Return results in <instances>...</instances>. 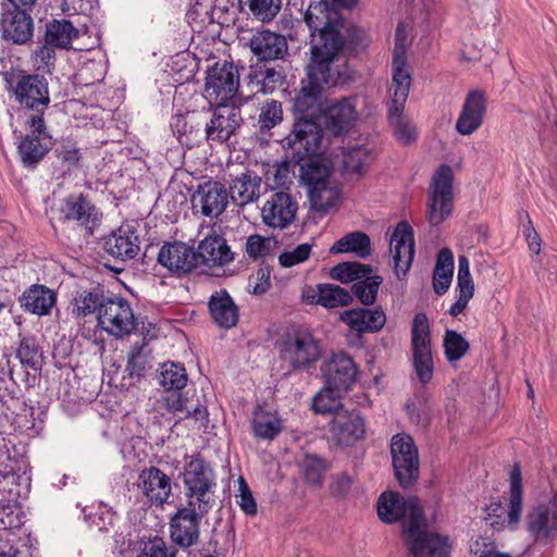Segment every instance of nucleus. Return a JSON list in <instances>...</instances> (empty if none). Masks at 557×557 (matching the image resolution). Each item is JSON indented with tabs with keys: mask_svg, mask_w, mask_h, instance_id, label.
<instances>
[{
	"mask_svg": "<svg viewBox=\"0 0 557 557\" xmlns=\"http://www.w3.org/2000/svg\"><path fill=\"white\" fill-rule=\"evenodd\" d=\"M249 84L257 88L256 92L263 95L273 92L284 82V75L274 67L258 63L250 67Z\"/></svg>",
	"mask_w": 557,
	"mask_h": 557,
	"instance_id": "obj_39",
	"label": "nucleus"
},
{
	"mask_svg": "<svg viewBox=\"0 0 557 557\" xmlns=\"http://www.w3.org/2000/svg\"><path fill=\"white\" fill-rule=\"evenodd\" d=\"M143 344H134L128 354L126 372L129 376H143L147 367L146 357L143 355Z\"/></svg>",
	"mask_w": 557,
	"mask_h": 557,
	"instance_id": "obj_59",
	"label": "nucleus"
},
{
	"mask_svg": "<svg viewBox=\"0 0 557 557\" xmlns=\"http://www.w3.org/2000/svg\"><path fill=\"white\" fill-rule=\"evenodd\" d=\"M30 134H27L17 146L21 161L25 168H35L47 154L51 137L47 132L42 113L32 114L27 121Z\"/></svg>",
	"mask_w": 557,
	"mask_h": 557,
	"instance_id": "obj_14",
	"label": "nucleus"
},
{
	"mask_svg": "<svg viewBox=\"0 0 557 557\" xmlns=\"http://www.w3.org/2000/svg\"><path fill=\"white\" fill-rule=\"evenodd\" d=\"M297 211L298 203L289 193L273 190L261 208V219L267 226L283 230L295 221Z\"/></svg>",
	"mask_w": 557,
	"mask_h": 557,
	"instance_id": "obj_16",
	"label": "nucleus"
},
{
	"mask_svg": "<svg viewBox=\"0 0 557 557\" xmlns=\"http://www.w3.org/2000/svg\"><path fill=\"white\" fill-rule=\"evenodd\" d=\"M97 320L103 331L115 337L129 335L136 329L129 301L110 293L99 311V315H97Z\"/></svg>",
	"mask_w": 557,
	"mask_h": 557,
	"instance_id": "obj_12",
	"label": "nucleus"
},
{
	"mask_svg": "<svg viewBox=\"0 0 557 557\" xmlns=\"http://www.w3.org/2000/svg\"><path fill=\"white\" fill-rule=\"evenodd\" d=\"M208 308L212 320L220 327L228 330L237 324L238 307L225 289L211 295Z\"/></svg>",
	"mask_w": 557,
	"mask_h": 557,
	"instance_id": "obj_34",
	"label": "nucleus"
},
{
	"mask_svg": "<svg viewBox=\"0 0 557 557\" xmlns=\"http://www.w3.org/2000/svg\"><path fill=\"white\" fill-rule=\"evenodd\" d=\"M239 87V73L232 62L218 61L207 71L206 92L216 103L232 99Z\"/></svg>",
	"mask_w": 557,
	"mask_h": 557,
	"instance_id": "obj_13",
	"label": "nucleus"
},
{
	"mask_svg": "<svg viewBox=\"0 0 557 557\" xmlns=\"http://www.w3.org/2000/svg\"><path fill=\"white\" fill-rule=\"evenodd\" d=\"M261 177L251 171L235 176L228 186V197L238 206L244 207L260 196Z\"/></svg>",
	"mask_w": 557,
	"mask_h": 557,
	"instance_id": "obj_35",
	"label": "nucleus"
},
{
	"mask_svg": "<svg viewBox=\"0 0 557 557\" xmlns=\"http://www.w3.org/2000/svg\"><path fill=\"white\" fill-rule=\"evenodd\" d=\"M54 154L69 170L77 168L82 160L81 149L72 138L61 139L54 149Z\"/></svg>",
	"mask_w": 557,
	"mask_h": 557,
	"instance_id": "obj_53",
	"label": "nucleus"
},
{
	"mask_svg": "<svg viewBox=\"0 0 557 557\" xmlns=\"http://www.w3.org/2000/svg\"><path fill=\"white\" fill-rule=\"evenodd\" d=\"M172 127L178 134L180 141L190 148L198 146L202 140H207L205 116L202 114L191 112L177 116Z\"/></svg>",
	"mask_w": 557,
	"mask_h": 557,
	"instance_id": "obj_36",
	"label": "nucleus"
},
{
	"mask_svg": "<svg viewBox=\"0 0 557 557\" xmlns=\"http://www.w3.org/2000/svg\"><path fill=\"white\" fill-rule=\"evenodd\" d=\"M16 357L25 367L36 370L40 366L41 352L35 337L25 336L21 339Z\"/></svg>",
	"mask_w": 557,
	"mask_h": 557,
	"instance_id": "obj_54",
	"label": "nucleus"
},
{
	"mask_svg": "<svg viewBox=\"0 0 557 557\" xmlns=\"http://www.w3.org/2000/svg\"><path fill=\"white\" fill-rule=\"evenodd\" d=\"M454 256L449 248H443L438 251L435 268L433 271V289L435 294L444 295L453 280Z\"/></svg>",
	"mask_w": 557,
	"mask_h": 557,
	"instance_id": "obj_42",
	"label": "nucleus"
},
{
	"mask_svg": "<svg viewBox=\"0 0 557 557\" xmlns=\"http://www.w3.org/2000/svg\"><path fill=\"white\" fill-rule=\"evenodd\" d=\"M0 32L3 40L25 45L33 39L34 20L25 10L13 9L2 3Z\"/></svg>",
	"mask_w": 557,
	"mask_h": 557,
	"instance_id": "obj_18",
	"label": "nucleus"
},
{
	"mask_svg": "<svg viewBox=\"0 0 557 557\" xmlns=\"http://www.w3.org/2000/svg\"><path fill=\"white\" fill-rule=\"evenodd\" d=\"M522 512V475L520 466L516 463L510 471V490L508 505V523L516 525Z\"/></svg>",
	"mask_w": 557,
	"mask_h": 557,
	"instance_id": "obj_44",
	"label": "nucleus"
},
{
	"mask_svg": "<svg viewBox=\"0 0 557 557\" xmlns=\"http://www.w3.org/2000/svg\"><path fill=\"white\" fill-rule=\"evenodd\" d=\"M332 431L339 443L349 445L364 437L366 422L358 411L337 412L332 421Z\"/></svg>",
	"mask_w": 557,
	"mask_h": 557,
	"instance_id": "obj_33",
	"label": "nucleus"
},
{
	"mask_svg": "<svg viewBox=\"0 0 557 557\" xmlns=\"http://www.w3.org/2000/svg\"><path fill=\"white\" fill-rule=\"evenodd\" d=\"M309 199L315 211L327 212L334 207L337 195L327 185L315 187L309 190Z\"/></svg>",
	"mask_w": 557,
	"mask_h": 557,
	"instance_id": "obj_57",
	"label": "nucleus"
},
{
	"mask_svg": "<svg viewBox=\"0 0 557 557\" xmlns=\"http://www.w3.org/2000/svg\"><path fill=\"white\" fill-rule=\"evenodd\" d=\"M278 351L280 358L293 370H308L321 357L318 339L310 332L300 330L284 337Z\"/></svg>",
	"mask_w": 557,
	"mask_h": 557,
	"instance_id": "obj_7",
	"label": "nucleus"
},
{
	"mask_svg": "<svg viewBox=\"0 0 557 557\" xmlns=\"http://www.w3.org/2000/svg\"><path fill=\"white\" fill-rule=\"evenodd\" d=\"M109 292L101 285L79 286L72 294L70 302L71 314L76 320L88 315H99Z\"/></svg>",
	"mask_w": 557,
	"mask_h": 557,
	"instance_id": "obj_24",
	"label": "nucleus"
},
{
	"mask_svg": "<svg viewBox=\"0 0 557 557\" xmlns=\"http://www.w3.org/2000/svg\"><path fill=\"white\" fill-rule=\"evenodd\" d=\"M383 280L379 275H367L351 286V294L364 306H371L375 302L377 290Z\"/></svg>",
	"mask_w": 557,
	"mask_h": 557,
	"instance_id": "obj_49",
	"label": "nucleus"
},
{
	"mask_svg": "<svg viewBox=\"0 0 557 557\" xmlns=\"http://www.w3.org/2000/svg\"><path fill=\"white\" fill-rule=\"evenodd\" d=\"M139 237L136 230L126 224L121 225L104 240V250L122 261L134 259L139 252Z\"/></svg>",
	"mask_w": 557,
	"mask_h": 557,
	"instance_id": "obj_28",
	"label": "nucleus"
},
{
	"mask_svg": "<svg viewBox=\"0 0 557 557\" xmlns=\"http://www.w3.org/2000/svg\"><path fill=\"white\" fill-rule=\"evenodd\" d=\"M249 46L260 61L282 59L288 50L285 37L270 30H260L253 34Z\"/></svg>",
	"mask_w": 557,
	"mask_h": 557,
	"instance_id": "obj_30",
	"label": "nucleus"
},
{
	"mask_svg": "<svg viewBox=\"0 0 557 557\" xmlns=\"http://www.w3.org/2000/svg\"><path fill=\"white\" fill-rule=\"evenodd\" d=\"M78 29L66 20H53L46 24L45 42L60 49H69L78 37Z\"/></svg>",
	"mask_w": 557,
	"mask_h": 557,
	"instance_id": "obj_41",
	"label": "nucleus"
},
{
	"mask_svg": "<svg viewBox=\"0 0 557 557\" xmlns=\"http://www.w3.org/2000/svg\"><path fill=\"white\" fill-rule=\"evenodd\" d=\"M252 433L260 440H274L283 430L281 418L276 412L258 407L251 421Z\"/></svg>",
	"mask_w": 557,
	"mask_h": 557,
	"instance_id": "obj_40",
	"label": "nucleus"
},
{
	"mask_svg": "<svg viewBox=\"0 0 557 557\" xmlns=\"http://www.w3.org/2000/svg\"><path fill=\"white\" fill-rule=\"evenodd\" d=\"M184 485L186 503L197 505L201 511H210L215 504L216 475L214 469L200 454L185 461L180 473Z\"/></svg>",
	"mask_w": 557,
	"mask_h": 557,
	"instance_id": "obj_5",
	"label": "nucleus"
},
{
	"mask_svg": "<svg viewBox=\"0 0 557 557\" xmlns=\"http://www.w3.org/2000/svg\"><path fill=\"white\" fill-rule=\"evenodd\" d=\"M281 0H248L251 14L261 22L272 21L281 10Z\"/></svg>",
	"mask_w": 557,
	"mask_h": 557,
	"instance_id": "obj_55",
	"label": "nucleus"
},
{
	"mask_svg": "<svg viewBox=\"0 0 557 557\" xmlns=\"http://www.w3.org/2000/svg\"><path fill=\"white\" fill-rule=\"evenodd\" d=\"M242 124L243 117L238 108L219 103L212 110L211 117H205L207 141L225 143L236 134Z\"/></svg>",
	"mask_w": 557,
	"mask_h": 557,
	"instance_id": "obj_17",
	"label": "nucleus"
},
{
	"mask_svg": "<svg viewBox=\"0 0 557 557\" xmlns=\"http://www.w3.org/2000/svg\"><path fill=\"white\" fill-rule=\"evenodd\" d=\"M193 202L195 207H200L202 215L216 219L227 207V189L220 182L208 181L198 186V189L193 195Z\"/></svg>",
	"mask_w": 557,
	"mask_h": 557,
	"instance_id": "obj_23",
	"label": "nucleus"
},
{
	"mask_svg": "<svg viewBox=\"0 0 557 557\" xmlns=\"http://www.w3.org/2000/svg\"><path fill=\"white\" fill-rule=\"evenodd\" d=\"M391 455L395 478L403 488L413 486L420 476V460L413 438L397 433L391 440Z\"/></svg>",
	"mask_w": 557,
	"mask_h": 557,
	"instance_id": "obj_6",
	"label": "nucleus"
},
{
	"mask_svg": "<svg viewBox=\"0 0 557 557\" xmlns=\"http://www.w3.org/2000/svg\"><path fill=\"white\" fill-rule=\"evenodd\" d=\"M412 366L420 383L428 384L433 377L434 361L431 349L429 319L425 313L414 315L411 327Z\"/></svg>",
	"mask_w": 557,
	"mask_h": 557,
	"instance_id": "obj_11",
	"label": "nucleus"
},
{
	"mask_svg": "<svg viewBox=\"0 0 557 557\" xmlns=\"http://www.w3.org/2000/svg\"><path fill=\"white\" fill-rule=\"evenodd\" d=\"M270 238H265L259 234L250 235L247 238L245 250L246 253L252 259L267 256L270 252Z\"/></svg>",
	"mask_w": 557,
	"mask_h": 557,
	"instance_id": "obj_63",
	"label": "nucleus"
},
{
	"mask_svg": "<svg viewBox=\"0 0 557 557\" xmlns=\"http://www.w3.org/2000/svg\"><path fill=\"white\" fill-rule=\"evenodd\" d=\"M201 510L189 503L177 509L170 521V535L175 544L186 548L198 541L200 521L209 512Z\"/></svg>",
	"mask_w": 557,
	"mask_h": 557,
	"instance_id": "obj_15",
	"label": "nucleus"
},
{
	"mask_svg": "<svg viewBox=\"0 0 557 557\" xmlns=\"http://www.w3.org/2000/svg\"><path fill=\"white\" fill-rule=\"evenodd\" d=\"M343 389H337L335 387L325 384V387L321 389L313 398L312 409L314 412L320 414H327L333 412H338L342 408L341 395L339 392Z\"/></svg>",
	"mask_w": 557,
	"mask_h": 557,
	"instance_id": "obj_46",
	"label": "nucleus"
},
{
	"mask_svg": "<svg viewBox=\"0 0 557 557\" xmlns=\"http://www.w3.org/2000/svg\"><path fill=\"white\" fill-rule=\"evenodd\" d=\"M327 469L326 461L317 456L307 454L301 461V470L307 483L321 485L324 472Z\"/></svg>",
	"mask_w": 557,
	"mask_h": 557,
	"instance_id": "obj_52",
	"label": "nucleus"
},
{
	"mask_svg": "<svg viewBox=\"0 0 557 557\" xmlns=\"http://www.w3.org/2000/svg\"><path fill=\"white\" fill-rule=\"evenodd\" d=\"M444 352L449 362L460 360L469 350V343L456 331L447 330L443 339Z\"/></svg>",
	"mask_w": 557,
	"mask_h": 557,
	"instance_id": "obj_51",
	"label": "nucleus"
},
{
	"mask_svg": "<svg viewBox=\"0 0 557 557\" xmlns=\"http://www.w3.org/2000/svg\"><path fill=\"white\" fill-rule=\"evenodd\" d=\"M177 548L154 536L144 543L139 557H177Z\"/></svg>",
	"mask_w": 557,
	"mask_h": 557,
	"instance_id": "obj_56",
	"label": "nucleus"
},
{
	"mask_svg": "<svg viewBox=\"0 0 557 557\" xmlns=\"http://www.w3.org/2000/svg\"><path fill=\"white\" fill-rule=\"evenodd\" d=\"M290 172V161L284 160L275 163L272 170L268 171L267 180H272L276 188H286L288 184H292Z\"/></svg>",
	"mask_w": 557,
	"mask_h": 557,
	"instance_id": "obj_61",
	"label": "nucleus"
},
{
	"mask_svg": "<svg viewBox=\"0 0 557 557\" xmlns=\"http://www.w3.org/2000/svg\"><path fill=\"white\" fill-rule=\"evenodd\" d=\"M187 384V373L183 364L175 362L163 363L160 373V385L168 392L182 391Z\"/></svg>",
	"mask_w": 557,
	"mask_h": 557,
	"instance_id": "obj_47",
	"label": "nucleus"
},
{
	"mask_svg": "<svg viewBox=\"0 0 557 557\" xmlns=\"http://www.w3.org/2000/svg\"><path fill=\"white\" fill-rule=\"evenodd\" d=\"M341 77L338 62L310 59L306 78L293 99L295 116L319 119L322 113L323 90L334 86Z\"/></svg>",
	"mask_w": 557,
	"mask_h": 557,
	"instance_id": "obj_3",
	"label": "nucleus"
},
{
	"mask_svg": "<svg viewBox=\"0 0 557 557\" xmlns=\"http://www.w3.org/2000/svg\"><path fill=\"white\" fill-rule=\"evenodd\" d=\"M86 518L91 527L104 532L114 525L115 513L110 508L99 507L95 513L90 512Z\"/></svg>",
	"mask_w": 557,
	"mask_h": 557,
	"instance_id": "obj_62",
	"label": "nucleus"
},
{
	"mask_svg": "<svg viewBox=\"0 0 557 557\" xmlns=\"http://www.w3.org/2000/svg\"><path fill=\"white\" fill-rule=\"evenodd\" d=\"M57 295L45 285H32L20 298L21 306L32 313L46 315L55 305Z\"/></svg>",
	"mask_w": 557,
	"mask_h": 557,
	"instance_id": "obj_37",
	"label": "nucleus"
},
{
	"mask_svg": "<svg viewBox=\"0 0 557 557\" xmlns=\"http://www.w3.org/2000/svg\"><path fill=\"white\" fill-rule=\"evenodd\" d=\"M190 401L191 400L187 396H184L182 391H171L164 397L165 408L174 414H176V413L185 414Z\"/></svg>",
	"mask_w": 557,
	"mask_h": 557,
	"instance_id": "obj_64",
	"label": "nucleus"
},
{
	"mask_svg": "<svg viewBox=\"0 0 557 557\" xmlns=\"http://www.w3.org/2000/svg\"><path fill=\"white\" fill-rule=\"evenodd\" d=\"M138 486L148 500L158 506L163 505L172 494L170 476L157 467L139 473Z\"/></svg>",
	"mask_w": 557,
	"mask_h": 557,
	"instance_id": "obj_27",
	"label": "nucleus"
},
{
	"mask_svg": "<svg viewBox=\"0 0 557 557\" xmlns=\"http://www.w3.org/2000/svg\"><path fill=\"white\" fill-rule=\"evenodd\" d=\"M311 250V244H300L293 250L281 253L278 257L280 264L284 268H290L299 264L309 258Z\"/></svg>",
	"mask_w": 557,
	"mask_h": 557,
	"instance_id": "obj_60",
	"label": "nucleus"
},
{
	"mask_svg": "<svg viewBox=\"0 0 557 557\" xmlns=\"http://www.w3.org/2000/svg\"><path fill=\"white\" fill-rule=\"evenodd\" d=\"M318 120L295 116L293 128L283 140L295 163H300L306 157L318 152L323 137V129Z\"/></svg>",
	"mask_w": 557,
	"mask_h": 557,
	"instance_id": "obj_8",
	"label": "nucleus"
},
{
	"mask_svg": "<svg viewBox=\"0 0 557 557\" xmlns=\"http://www.w3.org/2000/svg\"><path fill=\"white\" fill-rule=\"evenodd\" d=\"M389 250L394 261L396 275L405 276L414 258L413 232L408 222L401 221L395 227L389 240Z\"/></svg>",
	"mask_w": 557,
	"mask_h": 557,
	"instance_id": "obj_21",
	"label": "nucleus"
},
{
	"mask_svg": "<svg viewBox=\"0 0 557 557\" xmlns=\"http://www.w3.org/2000/svg\"><path fill=\"white\" fill-rule=\"evenodd\" d=\"M356 119L355 103L346 98L330 104L324 112L325 127L335 136L348 132Z\"/></svg>",
	"mask_w": 557,
	"mask_h": 557,
	"instance_id": "obj_32",
	"label": "nucleus"
},
{
	"mask_svg": "<svg viewBox=\"0 0 557 557\" xmlns=\"http://www.w3.org/2000/svg\"><path fill=\"white\" fill-rule=\"evenodd\" d=\"M376 510L386 523L403 519L404 540L416 557H447L445 539L426 530L423 509L416 498L405 499L399 493L384 492Z\"/></svg>",
	"mask_w": 557,
	"mask_h": 557,
	"instance_id": "obj_1",
	"label": "nucleus"
},
{
	"mask_svg": "<svg viewBox=\"0 0 557 557\" xmlns=\"http://www.w3.org/2000/svg\"><path fill=\"white\" fill-rule=\"evenodd\" d=\"M311 36V59L338 62L344 47L342 15L329 0L311 2L304 13Z\"/></svg>",
	"mask_w": 557,
	"mask_h": 557,
	"instance_id": "obj_2",
	"label": "nucleus"
},
{
	"mask_svg": "<svg viewBox=\"0 0 557 557\" xmlns=\"http://www.w3.org/2000/svg\"><path fill=\"white\" fill-rule=\"evenodd\" d=\"M298 164L300 165V181L308 186L309 190L329 184L327 180L331 175V170L317 157V153L306 157Z\"/></svg>",
	"mask_w": 557,
	"mask_h": 557,
	"instance_id": "obj_38",
	"label": "nucleus"
},
{
	"mask_svg": "<svg viewBox=\"0 0 557 557\" xmlns=\"http://www.w3.org/2000/svg\"><path fill=\"white\" fill-rule=\"evenodd\" d=\"M158 262L177 276L199 268L196 249L183 242L165 243L158 252Z\"/></svg>",
	"mask_w": 557,
	"mask_h": 557,
	"instance_id": "obj_19",
	"label": "nucleus"
},
{
	"mask_svg": "<svg viewBox=\"0 0 557 557\" xmlns=\"http://www.w3.org/2000/svg\"><path fill=\"white\" fill-rule=\"evenodd\" d=\"M60 213L63 222H76L85 227L89 234L100 222L101 214L96 206L84 194L69 195L60 207Z\"/></svg>",
	"mask_w": 557,
	"mask_h": 557,
	"instance_id": "obj_20",
	"label": "nucleus"
},
{
	"mask_svg": "<svg viewBox=\"0 0 557 557\" xmlns=\"http://www.w3.org/2000/svg\"><path fill=\"white\" fill-rule=\"evenodd\" d=\"M325 384L347 391L357 381V367L351 357L344 352L334 354L323 369Z\"/></svg>",
	"mask_w": 557,
	"mask_h": 557,
	"instance_id": "obj_25",
	"label": "nucleus"
},
{
	"mask_svg": "<svg viewBox=\"0 0 557 557\" xmlns=\"http://www.w3.org/2000/svg\"><path fill=\"white\" fill-rule=\"evenodd\" d=\"M372 273V268L359 262H342L331 269V277L342 283L359 281Z\"/></svg>",
	"mask_w": 557,
	"mask_h": 557,
	"instance_id": "obj_48",
	"label": "nucleus"
},
{
	"mask_svg": "<svg viewBox=\"0 0 557 557\" xmlns=\"http://www.w3.org/2000/svg\"><path fill=\"white\" fill-rule=\"evenodd\" d=\"M486 110L487 99L484 91L479 89L469 91L457 119L456 131L462 136L473 134L482 126Z\"/></svg>",
	"mask_w": 557,
	"mask_h": 557,
	"instance_id": "obj_22",
	"label": "nucleus"
},
{
	"mask_svg": "<svg viewBox=\"0 0 557 557\" xmlns=\"http://www.w3.org/2000/svg\"><path fill=\"white\" fill-rule=\"evenodd\" d=\"M10 84V90L13 91L15 100L27 109L34 111L33 114L45 112L50 103L48 81L39 74H27L20 72L11 79L7 78Z\"/></svg>",
	"mask_w": 557,
	"mask_h": 557,
	"instance_id": "obj_10",
	"label": "nucleus"
},
{
	"mask_svg": "<svg viewBox=\"0 0 557 557\" xmlns=\"http://www.w3.org/2000/svg\"><path fill=\"white\" fill-rule=\"evenodd\" d=\"M527 523L535 537H549L557 533V491L548 505H540L528 515Z\"/></svg>",
	"mask_w": 557,
	"mask_h": 557,
	"instance_id": "obj_31",
	"label": "nucleus"
},
{
	"mask_svg": "<svg viewBox=\"0 0 557 557\" xmlns=\"http://www.w3.org/2000/svg\"><path fill=\"white\" fill-rule=\"evenodd\" d=\"M339 318L350 330L359 334L376 333L383 329L386 322V315L382 308H352L343 311Z\"/></svg>",
	"mask_w": 557,
	"mask_h": 557,
	"instance_id": "obj_29",
	"label": "nucleus"
},
{
	"mask_svg": "<svg viewBox=\"0 0 557 557\" xmlns=\"http://www.w3.org/2000/svg\"><path fill=\"white\" fill-rule=\"evenodd\" d=\"M393 77L389 87L391 104L388 121L397 140L409 145L417 139L416 127L401 115L411 86V75L407 69V58L404 48L396 46L393 57Z\"/></svg>",
	"mask_w": 557,
	"mask_h": 557,
	"instance_id": "obj_4",
	"label": "nucleus"
},
{
	"mask_svg": "<svg viewBox=\"0 0 557 557\" xmlns=\"http://www.w3.org/2000/svg\"><path fill=\"white\" fill-rule=\"evenodd\" d=\"M352 301V294L335 284H319L317 304L325 308L347 306Z\"/></svg>",
	"mask_w": 557,
	"mask_h": 557,
	"instance_id": "obj_45",
	"label": "nucleus"
},
{
	"mask_svg": "<svg viewBox=\"0 0 557 557\" xmlns=\"http://www.w3.org/2000/svg\"><path fill=\"white\" fill-rule=\"evenodd\" d=\"M283 121L282 103L270 99L262 103L258 117V125L261 133H265Z\"/></svg>",
	"mask_w": 557,
	"mask_h": 557,
	"instance_id": "obj_50",
	"label": "nucleus"
},
{
	"mask_svg": "<svg viewBox=\"0 0 557 557\" xmlns=\"http://www.w3.org/2000/svg\"><path fill=\"white\" fill-rule=\"evenodd\" d=\"M196 251L199 267H224L234 260V252L226 239L216 234L205 237Z\"/></svg>",
	"mask_w": 557,
	"mask_h": 557,
	"instance_id": "obj_26",
	"label": "nucleus"
},
{
	"mask_svg": "<svg viewBox=\"0 0 557 557\" xmlns=\"http://www.w3.org/2000/svg\"><path fill=\"white\" fill-rule=\"evenodd\" d=\"M331 253L351 252L361 259H366L371 253L370 237L362 232H352L337 242L330 248Z\"/></svg>",
	"mask_w": 557,
	"mask_h": 557,
	"instance_id": "obj_43",
	"label": "nucleus"
},
{
	"mask_svg": "<svg viewBox=\"0 0 557 557\" xmlns=\"http://www.w3.org/2000/svg\"><path fill=\"white\" fill-rule=\"evenodd\" d=\"M454 172L447 164H442L434 172L430 185L428 219L432 225H440L453 212Z\"/></svg>",
	"mask_w": 557,
	"mask_h": 557,
	"instance_id": "obj_9",
	"label": "nucleus"
},
{
	"mask_svg": "<svg viewBox=\"0 0 557 557\" xmlns=\"http://www.w3.org/2000/svg\"><path fill=\"white\" fill-rule=\"evenodd\" d=\"M369 158L368 149L356 147L344 154L343 165L346 172L361 174Z\"/></svg>",
	"mask_w": 557,
	"mask_h": 557,
	"instance_id": "obj_58",
	"label": "nucleus"
}]
</instances>
